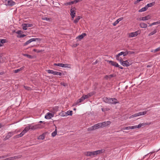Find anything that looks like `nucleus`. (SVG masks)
Returning <instances> with one entry per match:
<instances>
[{
    "label": "nucleus",
    "instance_id": "nucleus-1",
    "mask_svg": "<svg viewBox=\"0 0 160 160\" xmlns=\"http://www.w3.org/2000/svg\"><path fill=\"white\" fill-rule=\"evenodd\" d=\"M103 101L106 103L112 104H116L118 103L117 99L115 98H110L105 97L103 98Z\"/></svg>",
    "mask_w": 160,
    "mask_h": 160
},
{
    "label": "nucleus",
    "instance_id": "nucleus-2",
    "mask_svg": "<svg viewBox=\"0 0 160 160\" xmlns=\"http://www.w3.org/2000/svg\"><path fill=\"white\" fill-rule=\"evenodd\" d=\"M90 97V94H88L86 95L82 96L80 99H78L76 102H75L73 104V106H75L78 105L79 103L82 102L85 99L89 98Z\"/></svg>",
    "mask_w": 160,
    "mask_h": 160
},
{
    "label": "nucleus",
    "instance_id": "nucleus-3",
    "mask_svg": "<svg viewBox=\"0 0 160 160\" xmlns=\"http://www.w3.org/2000/svg\"><path fill=\"white\" fill-rule=\"evenodd\" d=\"M4 2L6 6H13L16 3L12 0H5Z\"/></svg>",
    "mask_w": 160,
    "mask_h": 160
},
{
    "label": "nucleus",
    "instance_id": "nucleus-4",
    "mask_svg": "<svg viewBox=\"0 0 160 160\" xmlns=\"http://www.w3.org/2000/svg\"><path fill=\"white\" fill-rule=\"evenodd\" d=\"M15 132L14 131H12L8 132L6 137L3 139V140L5 141L11 137L12 136L15 134Z\"/></svg>",
    "mask_w": 160,
    "mask_h": 160
},
{
    "label": "nucleus",
    "instance_id": "nucleus-5",
    "mask_svg": "<svg viewBox=\"0 0 160 160\" xmlns=\"http://www.w3.org/2000/svg\"><path fill=\"white\" fill-rule=\"evenodd\" d=\"M76 9V8L75 7L71 8L70 9V15L72 19H73L75 16Z\"/></svg>",
    "mask_w": 160,
    "mask_h": 160
},
{
    "label": "nucleus",
    "instance_id": "nucleus-6",
    "mask_svg": "<svg viewBox=\"0 0 160 160\" xmlns=\"http://www.w3.org/2000/svg\"><path fill=\"white\" fill-rule=\"evenodd\" d=\"M33 26V25L32 24L29 23H23L22 24V28L24 30H27V28L28 27H31Z\"/></svg>",
    "mask_w": 160,
    "mask_h": 160
},
{
    "label": "nucleus",
    "instance_id": "nucleus-7",
    "mask_svg": "<svg viewBox=\"0 0 160 160\" xmlns=\"http://www.w3.org/2000/svg\"><path fill=\"white\" fill-rule=\"evenodd\" d=\"M39 39L38 38H32L30 39L28 41L24 43V44H23V46H26V45H27L28 44L31 43L32 42L36 41L37 40H39Z\"/></svg>",
    "mask_w": 160,
    "mask_h": 160
},
{
    "label": "nucleus",
    "instance_id": "nucleus-8",
    "mask_svg": "<svg viewBox=\"0 0 160 160\" xmlns=\"http://www.w3.org/2000/svg\"><path fill=\"white\" fill-rule=\"evenodd\" d=\"M140 32L139 31L135 32H132L130 33L129 34V37H136L137 36L138 34H139Z\"/></svg>",
    "mask_w": 160,
    "mask_h": 160
},
{
    "label": "nucleus",
    "instance_id": "nucleus-9",
    "mask_svg": "<svg viewBox=\"0 0 160 160\" xmlns=\"http://www.w3.org/2000/svg\"><path fill=\"white\" fill-rule=\"evenodd\" d=\"M111 122L110 121H108L107 122H104L102 123H100L102 128H103L111 124Z\"/></svg>",
    "mask_w": 160,
    "mask_h": 160
},
{
    "label": "nucleus",
    "instance_id": "nucleus-10",
    "mask_svg": "<svg viewBox=\"0 0 160 160\" xmlns=\"http://www.w3.org/2000/svg\"><path fill=\"white\" fill-rule=\"evenodd\" d=\"M85 155L87 156H95L96 155L95 151L87 152H86Z\"/></svg>",
    "mask_w": 160,
    "mask_h": 160
},
{
    "label": "nucleus",
    "instance_id": "nucleus-11",
    "mask_svg": "<svg viewBox=\"0 0 160 160\" xmlns=\"http://www.w3.org/2000/svg\"><path fill=\"white\" fill-rule=\"evenodd\" d=\"M54 114L52 113L48 112L46 115L45 116V118L46 119H49L54 117Z\"/></svg>",
    "mask_w": 160,
    "mask_h": 160
},
{
    "label": "nucleus",
    "instance_id": "nucleus-12",
    "mask_svg": "<svg viewBox=\"0 0 160 160\" xmlns=\"http://www.w3.org/2000/svg\"><path fill=\"white\" fill-rule=\"evenodd\" d=\"M151 18V17L150 15H147L145 17L139 18V20L140 21H145L150 19Z\"/></svg>",
    "mask_w": 160,
    "mask_h": 160
},
{
    "label": "nucleus",
    "instance_id": "nucleus-13",
    "mask_svg": "<svg viewBox=\"0 0 160 160\" xmlns=\"http://www.w3.org/2000/svg\"><path fill=\"white\" fill-rule=\"evenodd\" d=\"M121 64L123 66L128 67L130 65V64L127 60L123 61Z\"/></svg>",
    "mask_w": 160,
    "mask_h": 160
},
{
    "label": "nucleus",
    "instance_id": "nucleus-14",
    "mask_svg": "<svg viewBox=\"0 0 160 160\" xmlns=\"http://www.w3.org/2000/svg\"><path fill=\"white\" fill-rule=\"evenodd\" d=\"M134 129H136L135 126L123 127L121 128V130H129Z\"/></svg>",
    "mask_w": 160,
    "mask_h": 160
},
{
    "label": "nucleus",
    "instance_id": "nucleus-15",
    "mask_svg": "<svg viewBox=\"0 0 160 160\" xmlns=\"http://www.w3.org/2000/svg\"><path fill=\"white\" fill-rule=\"evenodd\" d=\"M87 35L86 33H83L81 35H79L76 38V39H78L79 40H81L84 37Z\"/></svg>",
    "mask_w": 160,
    "mask_h": 160
},
{
    "label": "nucleus",
    "instance_id": "nucleus-16",
    "mask_svg": "<svg viewBox=\"0 0 160 160\" xmlns=\"http://www.w3.org/2000/svg\"><path fill=\"white\" fill-rule=\"evenodd\" d=\"M29 128H30V129H31L32 130H35L37 128H38V127L37 125L35 126H31L30 125H28Z\"/></svg>",
    "mask_w": 160,
    "mask_h": 160
},
{
    "label": "nucleus",
    "instance_id": "nucleus-17",
    "mask_svg": "<svg viewBox=\"0 0 160 160\" xmlns=\"http://www.w3.org/2000/svg\"><path fill=\"white\" fill-rule=\"evenodd\" d=\"M123 19V18H121L118 19L116 21H115L113 23V26H115L117 24H118L119 22L122 20Z\"/></svg>",
    "mask_w": 160,
    "mask_h": 160
},
{
    "label": "nucleus",
    "instance_id": "nucleus-18",
    "mask_svg": "<svg viewBox=\"0 0 160 160\" xmlns=\"http://www.w3.org/2000/svg\"><path fill=\"white\" fill-rule=\"evenodd\" d=\"M115 75L113 74H110L109 75H106L105 76L104 78L106 79H108V78L110 79L112 78L115 77Z\"/></svg>",
    "mask_w": 160,
    "mask_h": 160
},
{
    "label": "nucleus",
    "instance_id": "nucleus-19",
    "mask_svg": "<svg viewBox=\"0 0 160 160\" xmlns=\"http://www.w3.org/2000/svg\"><path fill=\"white\" fill-rule=\"evenodd\" d=\"M100 123H99L97 124H96L93 126L95 128V130L99 128H102Z\"/></svg>",
    "mask_w": 160,
    "mask_h": 160
},
{
    "label": "nucleus",
    "instance_id": "nucleus-20",
    "mask_svg": "<svg viewBox=\"0 0 160 160\" xmlns=\"http://www.w3.org/2000/svg\"><path fill=\"white\" fill-rule=\"evenodd\" d=\"M140 27L142 28H146L147 27V25L146 23H141L139 24Z\"/></svg>",
    "mask_w": 160,
    "mask_h": 160
},
{
    "label": "nucleus",
    "instance_id": "nucleus-21",
    "mask_svg": "<svg viewBox=\"0 0 160 160\" xmlns=\"http://www.w3.org/2000/svg\"><path fill=\"white\" fill-rule=\"evenodd\" d=\"M96 155L102 153L104 152V149H101L95 151Z\"/></svg>",
    "mask_w": 160,
    "mask_h": 160
},
{
    "label": "nucleus",
    "instance_id": "nucleus-22",
    "mask_svg": "<svg viewBox=\"0 0 160 160\" xmlns=\"http://www.w3.org/2000/svg\"><path fill=\"white\" fill-rule=\"evenodd\" d=\"M155 2H153L147 4V5L146 6L148 8V7H150L154 6L155 4Z\"/></svg>",
    "mask_w": 160,
    "mask_h": 160
},
{
    "label": "nucleus",
    "instance_id": "nucleus-23",
    "mask_svg": "<svg viewBox=\"0 0 160 160\" xmlns=\"http://www.w3.org/2000/svg\"><path fill=\"white\" fill-rule=\"evenodd\" d=\"M64 64L62 63H54L53 66H57L60 67H63V66H64Z\"/></svg>",
    "mask_w": 160,
    "mask_h": 160
},
{
    "label": "nucleus",
    "instance_id": "nucleus-24",
    "mask_svg": "<svg viewBox=\"0 0 160 160\" xmlns=\"http://www.w3.org/2000/svg\"><path fill=\"white\" fill-rule=\"evenodd\" d=\"M46 71L48 73H51L54 75H55V71H54L52 70H47Z\"/></svg>",
    "mask_w": 160,
    "mask_h": 160
},
{
    "label": "nucleus",
    "instance_id": "nucleus-25",
    "mask_svg": "<svg viewBox=\"0 0 160 160\" xmlns=\"http://www.w3.org/2000/svg\"><path fill=\"white\" fill-rule=\"evenodd\" d=\"M147 111H144L142 112H139L137 114L138 115V116H140L144 115L147 113Z\"/></svg>",
    "mask_w": 160,
    "mask_h": 160
},
{
    "label": "nucleus",
    "instance_id": "nucleus-26",
    "mask_svg": "<svg viewBox=\"0 0 160 160\" xmlns=\"http://www.w3.org/2000/svg\"><path fill=\"white\" fill-rule=\"evenodd\" d=\"M24 67L23 66V67H22L21 68H20L19 69L15 70H14V72L15 73H17L19 71H21V70L23 69H24Z\"/></svg>",
    "mask_w": 160,
    "mask_h": 160
},
{
    "label": "nucleus",
    "instance_id": "nucleus-27",
    "mask_svg": "<svg viewBox=\"0 0 160 160\" xmlns=\"http://www.w3.org/2000/svg\"><path fill=\"white\" fill-rule=\"evenodd\" d=\"M148 9V8L145 6L144 7L142 8L138 11L139 12H141L146 11Z\"/></svg>",
    "mask_w": 160,
    "mask_h": 160
},
{
    "label": "nucleus",
    "instance_id": "nucleus-28",
    "mask_svg": "<svg viewBox=\"0 0 160 160\" xmlns=\"http://www.w3.org/2000/svg\"><path fill=\"white\" fill-rule=\"evenodd\" d=\"M22 55L25 57H27L28 58H33V57L32 56L30 55H29L28 54L25 53V54H23Z\"/></svg>",
    "mask_w": 160,
    "mask_h": 160
},
{
    "label": "nucleus",
    "instance_id": "nucleus-29",
    "mask_svg": "<svg viewBox=\"0 0 160 160\" xmlns=\"http://www.w3.org/2000/svg\"><path fill=\"white\" fill-rule=\"evenodd\" d=\"M80 18H81L80 16H78L73 21L75 23H77L78 22Z\"/></svg>",
    "mask_w": 160,
    "mask_h": 160
},
{
    "label": "nucleus",
    "instance_id": "nucleus-30",
    "mask_svg": "<svg viewBox=\"0 0 160 160\" xmlns=\"http://www.w3.org/2000/svg\"><path fill=\"white\" fill-rule=\"evenodd\" d=\"M144 126V123H142L139 124L138 125L135 126V127H136V128H141V127Z\"/></svg>",
    "mask_w": 160,
    "mask_h": 160
},
{
    "label": "nucleus",
    "instance_id": "nucleus-31",
    "mask_svg": "<svg viewBox=\"0 0 160 160\" xmlns=\"http://www.w3.org/2000/svg\"><path fill=\"white\" fill-rule=\"evenodd\" d=\"M55 75L61 76L62 75H64V74L63 73H61V72L55 71Z\"/></svg>",
    "mask_w": 160,
    "mask_h": 160
},
{
    "label": "nucleus",
    "instance_id": "nucleus-32",
    "mask_svg": "<svg viewBox=\"0 0 160 160\" xmlns=\"http://www.w3.org/2000/svg\"><path fill=\"white\" fill-rule=\"evenodd\" d=\"M116 58L117 60H118L121 63L123 61L122 58L121 57H120L119 56H118V57L117 55L116 56Z\"/></svg>",
    "mask_w": 160,
    "mask_h": 160
},
{
    "label": "nucleus",
    "instance_id": "nucleus-33",
    "mask_svg": "<svg viewBox=\"0 0 160 160\" xmlns=\"http://www.w3.org/2000/svg\"><path fill=\"white\" fill-rule=\"evenodd\" d=\"M59 115L62 117L65 116L66 115V112H65L64 111H62L59 114Z\"/></svg>",
    "mask_w": 160,
    "mask_h": 160
},
{
    "label": "nucleus",
    "instance_id": "nucleus-34",
    "mask_svg": "<svg viewBox=\"0 0 160 160\" xmlns=\"http://www.w3.org/2000/svg\"><path fill=\"white\" fill-rule=\"evenodd\" d=\"M45 138V136L43 134L40 135L38 138V139L43 140Z\"/></svg>",
    "mask_w": 160,
    "mask_h": 160
},
{
    "label": "nucleus",
    "instance_id": "nucleus-35",
    "mask_svg": "<svg viewBox=\"0 0 160 160\" xmlns=\"http://www.w3.org/2000/svg\"><path fill=\"white\" fill-rule=\"evenodd\" d=\"M95 130V129L93 126L88 128V131H91Z\"/></svg>",
    "mask_w": 160,
    "mask_h": 160
},
{
    "label": "nucleus",
    "instance_id": "nucleus-36",
    "mask_svg": "<svg viewBox=\"0 0 160 160\" xmlns=\"http://www.w3.org/2000/svg\"><path fill=\"white\" fill-rule=\"evenodd\" d=\"M72 111H68L66 112V115L67 114V115L72 116Z\"/></svg>",
    "mask_w": 160,
    "mask_h": 160
},
{
    "label": "nucleus",
    "instance_id": "nucleus-37",
    "mask_svg": "<svg viewBox=\"0 0 160 160\" xmlns=\"http://www.w3.org/2000/svg\"><path fill=\"white\" fill-rule=\"evenodd\" d=\"M57 134V131L56 129L55 131L52 133V137H54Z\"/></svg>",
    "mask_w": 160,
    "mask_h": 160
},
{
    "label": "nucleus",
    "instance_id": "nucleus-38",
    "mask_svg": "<svg viewBox=\"0 0 160 160\" xmlns=\"http://www.w3.org/2000/svg\"><path fill=\"white\" fill-rule=\"evenodd\" d=\"M156 32H157V30L156 29H155L154 31H153V32H151L148 35H149V36H151L154 34L155 33H156Z\"/></svg>",
    "mask_w": 160,
    "mask_h": 160
},
{
    "label": "nucleus",
    "instance_id": "nucleus-39",
    "mask_svg": "<svg viewBox=\"0 0 160 160\" xmlns=\"http://www.w3.org/2000/svg\"><path fill=\"white\" fill-rule=\"evenodd\" d=\"M108 62L112 66H114V65H115V64L116 62H115L112 61H108Z\"/></svg>",
    "mask_w": 160,
    "mask_h": 160
},
{
    "label": "nucleus",
    "instance_id": "nucleus-40",
    "mask_svg": "<svg viewBox=\"0 0 160 160\" xmlns=\"http://www.w3.org/2000/svg\"><path fill=\"white\" fill-rule=\"evenodd\" d=\"M30 130V128H29L28 125L26 126L24 129V130L27 132L28 131H29V130Z\"/></svg>",
    "mask_w": 160,
    "mask_h": 160
},
{
    "label": "nucleus",
    "instance_id": "nucleus-41",
    "mask_svg": "<svg viewBox=\"0 0 160 160\" xmlns=\"http://www.w3.org/2000/svg\"><path fill=\"white\" fill-rule=\"evenodd\" d=\"M0 42L1 43L3 44L7 42V40L4 39H0Z\"/></svg>",
    "mask_w": 160,
    "mask_h": 160
},
{
    "label": "nucleus",
    "instance_id": "nucleus-42",
    "mask_svg": "<svg viewBox=\"0 0 160 160\" xmlns=\"http://www.w3.org/2000/svg\"><path fill=\"white\" fill-rule=\"evenodd\" d=\"M74 3V2L73 1L69 2H68L66 3L65 4L66 5H70Z\"/></svg>",
    "mask_w": 160,
    "mask_h": 160
},
{
    "label": "nucleus",
    "instance_id": "nucleus-43",
    "mask_svg": "<svg viewBox=\"0 0 160 160\" xmlns=\"http://www.w3.org/2000/svg\"><path fill=\"white\" fill-rule=\"evenodd\" d=\"M138 116L137 113L134 114H133L130 116V117H129L130 118H133L134 117H136Z\"/></svg>",
    "mask_w": 160,
    "mask_h": 160
},
{
    "label": "nucleus",
    "instance_id": "nucleus-44",
    "mask_svg": "<svg viewBox=\"0 0 160 160\" xmlns=\"http://www.w3.org/2000/svg\"><path fill=\"white\" fill-rule=\"evenodd\" d=\"M58 110V107H55L53 109V110L54 112H57Z\"/></svg>",
    "mask_w": 160,
    "mask_h": 160
},
{
    "label": "nucleus",
    "instance_id": "nucleus-45",
    "mask_svg": "<svg viewBox=\"0 0 160 160\" xmlns=\"http://www.w3.org/2000/svg\"><path fill=\"white\" fill-rule=\"evenodd\" d=\"M26 35L25 34H20V35L18 36L17 37L19 38H23L26 36Z\"/></svg>",
    "mask_w": 160,
    "mask_h": 160
},
{
    "label": "nucleus",
    "instance_id": "nucleus-46",
    "mask_svg": "<svg viewBox=\"0 0 160 160\" xmlns=\"http://www.w3.org/2000/svg\"><path fill=\"white\" fill-rule=\"evenodd\" d=\"M22 157V155H19L18 156H16L13 157V158H14V160L16 159Z\"/></svg>",
    "mask_w": 160,
    "mask_h": 160
},
{
    "label": "nucleus",
    "instance_id": "nucleus-47",
    "mask_svg": "<svg viewBox=\"0 0 160 160\" xmlns=\"http://www.w3.org/2000/svg\"><path fill=\"white\" fill-rule=\"evenodd\" d=\"M42 19L43 20H46V21H49L50 20V18H47V17H44V18H42Z\"/></svg>",
    "mask_w": 160,
    "mask_h": 160
},
{
    "label": "nucleus",
    "instance_id": "nucleus-48",
    "mask_svg": "<svg viewBox=\"0 0 160 160\" xmlns=\"http://www.w3.org/2000/svg\"><path fill=\"white\" fill-rule=\"evenodd\" d=\"M160 24V20L153 23V25L158 24Z\"/></svg>",
    "mask_w": 160,
    "mask_h": 160
},
{
    "label": "nucleus",
    "instance_id": "nucleus-49",
    "mask_svg": "<svg viewBox=\"0 0 160 160\" xmlns=\"http://www.w3.org/2000/svg\"><path fill=\"white\" fill-rule=\"evenodd\" d=\"M124 52H122L118 53V55H117V56L118 57V56H120L122 55H123V54H124Z\"/></svg>",
    "mask_w": 160,
    "mask_h": 160
},
{
    "label": "nucleus",
    "instance_id": "nucleus-50",
    "mask_svg": "<svg viewBox=\"0 0 160 160\" xmlns=\"http://www.w3.org/2000/svg\"><path fill=\"white\" fill-rule=\"evenodd\" d=\"M123 52L124 53L123 54V56H125L128 54V51H126L125 52Z\"/></svg>",
    "mask_w": 160,
    "mask_h": 160
},
{
    "label": "nucleus",
    "instance_id": "nucleus-51",
    "mask_svg": "<svg viewBox=\"0 0 160 160\" xmlns=\"http://www.w3.org/2000/svg\"><path fill=\"white\" fill-rule=\"evenodd\" d=\"M160 50V47H159L157 48V49H155L154 50V52H156Z\"/></svg>",
    "mask_w": 160,
    "mask_h": 160
},
{
    "label": "nucleus",
    "instance_id": "nucleus-52",
    "mask_svg": "<svg viewBox=\"0 0 160 160\" xmlns=\"http://www.w3.org/2000/svg\"><path fill=\"white\" fill-rule=\"evenodd\" d=\"M134 53V52L128 51V54H132Z\"/></svg>",
    "mask_w": 160,
    "mask_h": 160
},
{
    "label": "nucleus",
    "instance_id": "nucleus-53",
    "mask_svg": "<svg viewBox=\"0 0 160 160\" xmlns=\"http://www.w3.org/2000/svg\"><path fill=\"white\" fill-rule=\"evenodd\" d=\"M21 32H22V31H21L18 30V31H17L16 32V33L20 35L21 34Z\"/></svg>",
    "mask_w": 160,
    "mask_h": 160
},
{
    "label": "nucleus",
    "instance_id": "nucleus-54",
    "mask_svg": "<svg viewBox=\"0 0 160 160\" xmlns=\"http://www.w3.org/2000/svg\"><path fill=\"white\" fill-rule=\"evenodd\" d=\"M95 94L94 92H90V93H88V94H90V97L93 95V94Z\"/></svg>",
    "mask_w": 160,
    "mask_h": 160
},
{
    "label": "nucleus",
    "instance_id": "nucleus-55",
    "mask_svg": "<svg viewBox=\"0 0 160 160\" xmlns=\"http://www.w3.org/2000/svg\"><path fill=\"white\" fill-rule=\"evenodd\" d=\"M80 0H75L74 1V3H77L80 1Z\"/></svg>",
    "mask_w": 160,
    "mask_h": 160
},
{
    "label": "nucleus",
    "instance_id": "nucleus-56",
    "mask_svg": "<svg viewBox=\"0 0 160 160\" xmlns=\"http://www.w3.org/2000/svg\"><path fill=\"white\" fill-rule=\"evenodd\" d=\"M144 123V126L146 125H150V124H151V122H149V123L145 122V123Z\"/></svg>",
    "mask_w": 160,
    "mask_h": 160
},
{
    "label": "nucleus",
    "instance_id": "nucleus-57",
    "mask_svg": "<svg viewBox=\"0 0 160 160\" xmlns=\"http://www.w3.org/2000/svg\"><path fill=\"white\" fill-rule=\"evenodd\" d=\"M68 64H64V66H63V67L68 68Z\"/></svg>",
    "mask_w": 160,
    "mask_h": 160
},
{
    "label": "nucleus",
    "instance_id": "nucleus-58",
    "mask_svg": "<svg viewBox=\"0 0 160 160\" xmlns=\"http://www.w3.org/2000/svg\"><path fill=\"white\" fill-rule=\"evenodd\" d=\"M14 158L13 157H11L9 158H8L9 160H14Z\"/></svg>",
    "mask_w": 160,
    "mask_h": 160
},
{
    "label": "nucleus",
    "instance_id": "nucleus-59",
    "mask_svg": "<svg viewBox=\"0 0 160 160\" xmlns=\"http://www.w3.org/2000/svg\"><path fill=\"white\" fill-rule=\"evenodd\" d=\"M8 156V155H6V156H1V158H6Z\"/></svg>",
    "mask_w": 160,
    "mask_h": 160
},
{
    "label": "nucleus",
    "instance_id": "nucleus-60",
    "mask_svg": "<svg viewBox=\"0 0 160 160\" xmlns=\"http://www.w3.org/2000/svg\"><path fill=\"white\" fill-rule=\"evenodd\" d=\"M119 65L118 64V63H117L116 62V63L115 64V65H114L115 67H119Z\"/></svg>",
    "mask_w": 160,
    "mask_h": 160
},
{
    "label": "nucleus",
    "instance_id": "nucleus-61",
    "mask_svg": "<svg viewBox=\"0 0 160 160\" xmlns=\"http://www.w3.org/2000/svg\"><path fill=\"white\" fill-rule=\"evenodd\" d=\"M102 110L103 112H105L106 111H107L106 108H102Z\"/></svg>",
    "mask_w": 160,
    "mask_h": 160
},
{
    "label": "nucleus",
    "instance_id": "nucleus-62",
    "mask_svg": "<svg viewBox=\"0 0 160 160\" xmlns=\"http://www.w3.org/2000/svg\"><path fill=\"white\" fill-rule=\"evenodd\" d=\"M21 133L23 135L26 132L23 130Z\"/></svg>",
    "mask_w": 160,
    "mask_h": 160
},
{
    "label": "nucleus",
    "instance_id": "nucleus-63",
    "mask_svg": "<svg viewBox=\"0 0 160 160\" xmlns=\"http://www.w3.org/2000/svg\"><path fill=\"white\" fill-rule=\"evenodd\" d=\"M24 88L26 89L27 90H29V88H30V87H28L24 86Z\"/></svg>",
    "mask_w": 160,
    "mask_h": 160
},
{
    "label": "nucleus",
    "instance_id": "nucleus-64",
    "mask_svg": "<svg viewBox=\"0 0 160 160\" xmlns=\"http://www.w3.org/2000/svg\"><path fill=\"white\" fill-rule=\"evenodd\" d=\"M20 137L19 134L17 135L14 136V138H18Z\"/></svg>",
    "mask_w": 160,
    "mask_h": 160
}]
</instances>
